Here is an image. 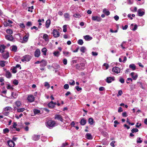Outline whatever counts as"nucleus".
<instances>
[{
    "label": "nucleus",
    "instance_id": "nucleus-8",
    "mask_svg": "<svg viewBox=\"0 0 147 147\" xmlns=\"http://www.w3.org/2000/svg\"><path fill=\"white\" fill-rule=\"evenodd\" d=\"M52 34L53 36L55 38L58 37L59 36V32L57 30H54Z\"/></svg>",
    "mask_w": 147,
    "mask_h": 147
},
{
    "label": "nucleus",
    "instance_id": "nucleus-4",
    "mask_svg": "<svg viewBox=\"0 0 147 147\" xmlns=\"http://www.w3.org/2000/svg\"><path fill=\"white\" fill-rule=\"evenodd\" d=\"M121 69L118 67H115L113 68L112 71L115 74H118L121 72Z\"/></svg>",
    "mask_w": 147,
    "mask_h": 147
},
{
    "label": "nucleus",
    "instance_id": "nucleus-30",
    "mask_svg": "<svg viewBox=\"0 0 147 147\" xmlns=\"http://www.w3.org/2000/svg\"><path fill=\"white\" fill-rule=\"evenodd\" d=\"M6 61L2 60L0 61V66L2 67H4L5 65Z\"/></svg>",
    "mask_w": 147,
    "mask_h": 147
},
{
    "label": "nucleus",
    "instance_id": "nucleus-39",
    "mask_svg": "<svg viewBox=\"0 0 147 147\" xmlns=\"http://www.w3.org/2000/svg\"><path fill=\"white\" fill-rule=\"evenodd\" d=\"M11 110V108L10 107H7L4 108L5 111H9Z\"/></svg>",
    "mask_w": 147,
    "mask_h": 147
},
{
    "label": "nucleus",
    "instance_id": "nucleus-44",
    "mask_svg": "<svg viewBox=\"0 0 147 147\" xmlns=\"http://www.w3.org/2000/svg\"><path fill=\"white\" fill-rule=\"evenodd\" d=\"M73 16L76 18H79L81 17V15L79 13H76L73 15Z\"/></svg>",
    "mask_w": 147,
    "mask_h": 147
},
{
    "label": "nucleus",
    "instance_id": "nucleus-57",
    "mask_svg": "<svg viewBox=\"0 0 147 147\" xmlns=\"http://www.w3.org/2000/svg\"><path fill=\"white\" fill-rule=\"evenodd\" d=\"M121 48H122V49H123L124 51H125V50L126 49L127 47H125L124 46V45H123V44H122L121 43Z\"/></svg>",
    "mask_w": 147,
    "mask_h": 147
},
{
    "label": "nucleus",
    "instance_id": "nucleus-50",
    "mask_svg": "<svg viewBox=\"0 0 147 147\" xmlns=\"http://www.w3.org/2000/svg\"><path fill=\"white\" fill-rule=\"evenodd\" d=\"M15 67H13L12 69H11L12 70V73L14 74L16 73L17 71Z\"/></svg>",
    "mask_w": 147,
    "mask_h": 147
},
{
    "label": "nucleus",
    "instance_id": "nucleus-49",
    "mask_svg": "<svg viewBox=\"0 0 147 147\" xmlns=\"http://www.w3.org/2000/svg\"><path fill=\"white\" fill-rule=\"evenodd\" d=\"M44 86L45 87H47V88H48L50 87L49 84L47 82H45Z\"/></svg>",
    "mask_w": 147,
    "mask_h": 147
},
{
    "label": "nucleus",
    "instance_id": "nucleus-25",
    "mask_svg": "<svg viewBox=\"0 0 147 147\" xmlns=\"http://www.w3.org/2000/svg\"><path fill=\"white\" fill-rule=\"evenodd\" d=\"M29 36V35L28 34L24 36L23 38L24 41L25 42H27L28 40Z\"/></svg>",
    "mask_w": 147,
    "mask_h": 147
},
{
    "label": "nucleus",
    "instance_id": "nucleus-15",
    "mask_svg": "<svg viewBox=\"0 0 147 147\" xmlns=\"http://www.w3.org/2000/svg\"><path fill=\"white\" fill-rule=\"evenodd\" d=\"M40 54V50L39 49H36L34 53V56L35 57H38Z\"/></svg>",
    "mask_w": 147,
    "mask_h": 147
},
{
    "label": "nucleus",
    "instance_id": "nucleus-24",
    "mask_svg": "<svg viewBox=\"0 0 147 147\" xmlns=\"http://www.w3.org/2000/svg\"><path fill=\"white\" fill-rule=\"evenodd\" d=\"M64 17L66 20H69L70 19L69 14L67 13H65L64 14Z\"/></svg>",
    "mask_w": 147,
    "mask_h": 147
},
{
    "label": "nucleus",
    "instance_id": "nucleus-53",
    "mask_svg": "<svg viewBox=\"0 0 147 147\" xmlns=\"http://www.w3.org/2000/svg\"><path fill=\"white\" fill-rule=\"evenodd\" d=\"M92 55L93 56H96L98 55V53L96 52L92 51Z\"/></svg>",
    "mask_w": 147,
    "mask_h": 147
},
{
    "label": "nucleus",
    "instance_id": "nucleus-2",
    "mask_svg": "<svg viewBox=\"0 0 147 147\" xmlns=\"http://www.w3.org/2000/svg\"><path fill=\"white\" fill-rule=\"evenodd\" d=\"M32 57L29 55H26L24 56L21 59L22 62L29 61L31 59Z\"/></svg>",
    "mask_w": 147,
    "mask_h": 147
},
{
    "label": "nucleus",
    "instance_id": "nucleus-18",
    "mask_svg": "<svg viewBox=\"0 0 147 147\" xmlns=\"http://www.w3.org/2000/svg\"><path fill=\"white\" fill-rule=\"evenodd\" d=\"M5 37L7 39L11 41H12L13 39V37L12 36L10 35H6Z\"/></svg>",
    "mask_w": 147,
    "mask_h": 147
},
{
    "label": "nucleus",
    "instance_id": "nucleus-7",
    "mask_svg": "<svg viewBox=\"0 0 147 147\" xmlns=\"http://www.w3.org/2000/svg\"><path fill=\"white\" fill-rule=\"evenodd\" d=\"M55 119H56L59 120L61 122H63V119L62 117L59 115H55Z\"/></svg>",
    "mask_w": 147,
    "mask_h": 147
},
{
    "label": "nucleus",
    "instance_id": "nucleus-37",
    "mask_svg": "<svg viewBox=\"0 0 147 147\" xmlns=\"http://www.w3.org/2000/svg\"><path fill=\"white\" fill-rule=\"evenodd\" d=\"M109 65L107 63H104L103 66V68L104 69H107L108 68Z\"/></svg>",
    "mask_w": 147,
    "mask_h": 147
},
{
    "label": "nucleus",
    "instance_id": "nucleus-61",
    "mask_svg": "<svg viewBox=\"0 0 147 147\" xmlns=\"http://www.w3.org/2000/svg\"><path fill=\"white\" fill-rule=\"evenodd\" d=\"M137 25L136 24H135L134 25V28H132L131 30L134 31H135L137 29Z\"/></svg>",
    "mask_w": 147,
    "mask_h": 147
},
{
    "label": "nucleus",
    "instance_id": "nucleus-34",
    "mask_svg": "<svg viewBox=\"0 0 147 147\" xmlns=\"http://www.w3.org/2000/svg\"><path fill=\"white\" fill-rule=\"evenodd\" d=\"M42 52L43 53V54L44 55H46V53L47 51V49L45 48H43L42 49Z\"/></svg>",
    "mask_w": 147,
    "mask_h": 147
},
{
    "label": "nucleus",
    "instance_id": "nucleus-12",
    "mask_svg": "<svg viewBox=\"0 0 147 147\" xmlns=\"http://www.w3.org/2000/svg\"><path fill=\"white\" fill-rule=\"evenodd\" d=\"M115 78L114 77H109L107 78L106 82L108 83H110L112 81L114 80Z\"/></svg>",
    "mask_w": 147,
    "mask_h": 147
},
{
    "label": "nucleus",
    "instance_id": "nucleus-62",
    "mask_svg": "<svg viewBox=\"0 0 147 147\" xmlns=\"http://www.w3.org/2000/svg\"><path fill=\"white\" fill-rule=\"evenodd\" d=\"M133 0H127V3L129 4H131L133 3Z\"/></svg>",
    "mask_w": 147,
    "mask_h": 147
},
{
    "label": "nucleus",
    "instance_id": "nucleus-46",
    "mask_svg": "<svg viewBox=\"0 0 147 147\" xmlns=\"http://www.w3.org/2000/svg\"><path fill=\"white\" fill-rule=\"evenodd\" d=\"M40 111L39 110L37 109H34V114L36 115L39 113Z\"/></svg>",
    "mask_w": 147,
    "mask_h": 147
},
{
    "label": "nucleus",
    "instance_id": "nucleus-47",
    "mask_svg": "<svg viewBox=\"0 0 147 147\" xmlns=\"http://www.w3.org/2000/svg\"><path fill=\"white\" fill-rule=\"evenodd\" d=\"M67 25H64L63 26V31L65 32L67 31Z\"/></svg>",
    "mask_w": 147,
    "mask_h": 147
},
{
    "label": "nucleus",
    "instance_id": "nucleus-59",
    "mask_svg": "<svg viewBox=\"0 0 147 147\" xmlns=\"http://www.w3.org/2000/svg\"><path fill=\"white\" fill-rule=\"evenodd\" d=\"M75 88H76V89L78 91H80V90H82V88L81 87H79L78 86H76V87H75Z\"/></svg>",
    "mask_w": 147,
    "mask_h": 147
},
{
    "label": "nucleus",
    "instance_id": "nucleus-27",
    "mask_svg": "<svg viewBox=\"0 0 147 147\" xmlns=\"http://www.w3.org/2000/svg\"><path fill=\"white\" fill-rule=\"evenodd\" d=\"M15 104L18 107H20L22 105L21 102L19 100L16 101L15 102Z\"/></svg>",
    "mask_w": 147,
    "mask_h": 147
},
{
    "label": "nucleus",
    "instance_id": "nucleus-31",
    "mask_svg": "<svg viewBox=\"0 0 147 147\" xmlns=\"http://www.w3.org/2000/svg\"><path fill=\"white\" fill-rule=\"evenodd\" d=\"M103 12L107 16H109L110 14L109 11L106 9H104L103 10Z\"/></svg>",
    "mask_w": 147,
    "mask_h": 147
},
{
    "label": "nucleus",
    "instance_id": "nucleus-6",
    "mask_svg": "<svg viewBox=\"0 0 147 147\" xmlns=\"http://www.w3.org/2000/svg\"><path fill=\"white\" fill-rule=\"evenodd\" d=\"M138 13L139 16H142L144 14L145 11L143 9H139L138 10Z\"/></svg>",
    "mask_w": 147,
    "mask_h": 147
},
{
    "label": "nucleus",
    "instance_id": "nucleus-16",
    "mask_svg": "<svg viewBox=\"0 0 147 147\" xmlns=\"http://www.w3.org/2000/svg\"><path fill=\"white\" fill-rule=\"evenodd\" d=\"M3 58L5 59H7L9 56V53L8 52H6L5 53H3L2 55Z\"/></svg>",
    "mask_w": 147,
    "mask_h": 147
},
{
    "label": "nucleus",
    "instance_id": "nucleus-48",
    "mask_svg": "<svg viewBox=\"0 0 147 147\" xmlns=\"http://www.w3.org/2000/svg\"><path fill=\"white\" fill-rule=\"evenodd\" d=\"M11 96L14 98H15L17 96V95L16 93L13 92H11Z\"/></svg>",
    "mask_w": 147,
    "mask_h": 147
},
{
    "label": "nucleus",
    "instance_id": "nucleus-17",
    "mask_svg": "<svg viewBox=\"0 0 147 147\" xmlns=\"http://www.w3.org/2000/svg\"><path fill=\"white\" fill-rule=\"evenodd\" d=\"M5 47L4 45H0V52L3 53L4 51Z\"/></svg>",
    "mask_w": 147,
    "mask_h": 147
},
{
    "label": "nucleus",
    "instance_id": "nucleus-55",
    "mask_svg": "<svg viewBox=\"0 0 147 147\" xmlns=\"http://www.w3.org/2000/svg\"><path fill=\"white\" fill-rule=\"evenodd\" d=\"M19 25L20 26V27L23 28V29H24L25 28V26L24 24L23 23H20L19 24Z\"/></svg>",
    "mask_w": 147,
    "mask_h": 147
},
{
    "label": "nucleus",
    "instance_id": "nucleus-10",
    "mask_svg": "<svg viewBox=\"0 0 147 147\" xmlns=\"http://www.w3.org/2000/svg\"><path fill=\"white\" fill-rule=\"evenodd\" d=\"M27 99L29 102H32L34 100V97L32 95H30L28 96Z\"/></svg>",
    "mask_w": 147,
    "mask_h": 147
},
{
    "label": "nucleus",
    "instance_id": "nucleus-38",
    "mask_svg": "<svg viewBox=\"0 0 147 147\" xmlns=\"http://www.w3.org/2000/svg\"><path fill=\"white\" fill-rule=\"evenodd\" d=\"M17 49V47L16 46H13L11 48V50L14 52H16Z\"/></svg>",
    "mask_w": 147,
    "mask_h": 147
},
{
    "label": "nucleus",
    "instance_id": "nucleus-45",
    "mask_svg": "<svg viewBox=\"0 0 147 147\" xmlns=\"http://www.w3.org/2000/svg\"><path fill=\"white\" fill-rule=\"evenodd\" d=\"M131 131L132 133H134L138 132V130L137 128H133L131 129Z\"/></svg>",
    "mask_w": 147,
    "mask_h": 147
},
{
    "label": "nucleus",
    "instance_id": "nucleus-40",
    "mask_svg": "<svg viewBox=\"0 0 147 147\" xmlns=\"http://www.w3.org/2000/svg\"><path fill=\"white\" fill-rule=\"evenodd\" d=\"M88 122L90 125H92L94 123L93 119L91 118H89L88 119Z\"/></svg>",
    "mask_w": 147,
    "mask_h": 147
},
{
    "label": "nucleus",
    "instance_id": "nucleus-23",
    "mask_svg": "<svg viewBox=\"0 0 147 147\" xmlns=\"http://www.w3.org/2000/svg\"><path fill=\"white\" fill-rule=\"evenodd\" d=\"M51 21L50 20L48 19L47 20L45 23V26L47 28H48L50 25Z\"/></svg>",
    "mask_w": 147,
    "mask_h": 147
},
{
    "label": "nucleus",
    "instance_id": "nucleus-11",
    "mask_svg": "<svg viewBox=\"0 0 147 147\" xmlns=\"http://www.w3.org/2000/svg\"><path fill=\"white\" fill-rule=\"evenodd\" d=\"M7 143L10 147H13L15 145V143L12 140H8L7 142Z\"/></svg>",
    "mask_w": 147,
    "mask_h": 147
},
{
    "label": "nucleus",
    "instance_id": "nucleus-3",
    "mask_svg": "<svg viewBox=\"0 0 147 147\" xmlns=\"http://www.w3.org/2000/svg\"><path fill=\"white\" fill-rule=\"evenodd\" d=\"M92 19L93 21L97 22H100L102 20L100 16H92Z\"/></svg>",
    "mask_w": 147,
    "mask_h": 147
},
{
    "label": "nucleus",
    "instance_id": "nucleus-13",
    "mask_svg": "<svg viewBox=\"0 0 147 147\" xmlns=\"http://www.w3.org/2000/svg\"><path fill=\"white\" fill-rule=\"evenodd\" d=\"M85 138L88 140H91L93 139V137L90 134L87 133L85 135Z\"/></svg>",
    "mask_w": 147,
    "mask_h": 147
},
{
    "label": "nucleus",
    "instance_id": "nucleus-21",
    "mask_svg": "<svg viewBox=\"0 0 147 147\" xmlns=\"http://www.w3.org/2000/svg\"><path fill=\"white\" fill-rule=\"evenodd\" d=\"M63 55L66 57H69L71 55V53L66 51H63Z\"/></svg>",
    "mask_w": 147,
    "mask_h": 147
},
{
    "label": "nucleus",
    "instance_id": "nucleus-42",
    "mask_svg": "<svg viewBox=\"0 0 147 147\" xmlns=\"http://www.w3.org/2000/svg\"><path fill=\"white\" fill-rule=\"evenodd\" d=\"M78 43L80 45H82L84 43V42L82 39H80L78 41Z\"/></svg>",
    "mask_w": 147,
    "mask_h": 147
},
{
    "label": "nucleus",
    "instance_id": "nucleus-26",
    "mask_svg": "<svg viewBox=\"0 0 147 147\" xmlns=\"http://www.w3.org/2000/svg\"><path fill=\"white\" fill-rule=\"evenodd\" d=\"M84 38L86 40H90L92 39V38L89 35H86L84 36Z\"/></svg>",
    "mask_w": 147,
    "mask_h": 147
},
{
    "label": "nucleus",
    "instance_id": "nucleus-9",
    "mask_svg": "<svg viewBox=\"0 0 147 147\" xmlns=\"http://www.w3.org/2000/svg\"><path fill=\"white\" fill-rule=\"evenodd\" d=\"M130 75L133 80H136L138 77V75L137 74L134 72H131L130 74Z\"/></svg>",
    "mask_w": 147,
    "mask_h": 147
},
{
    "label": "nucleus",
    "instance_id": "nucleus-5",
    "mask_svg": "<svg viewBox=\"0 0 147 147\" xmlns=\"http://www.w3.org/2000/svg\"><path fill=\"white\" fill-rule=\"evenodd\" d=\"M17 124L16 122H14L13 123V125L12 126H11L10 127V131L12 133H15L14 132L15 128H16V126H17Z\"/></svg>",
    "mask_w": 147,
    "mask_h": 147
},
{
    "label": "nucleus",
    "instance_id": "nucleus-63",
    "mask_svg": "<svg viewBox=\"0 0 147 147\" xmlns=\"http://www.w3.org/2000/svg\"><path fill=\"white\" fill-rule=\"evenodd\" d=\"M115 141H112L110 143L111 145L112 146V147H115V145H114V144L115 143Z\"/></svg>",
    "mask_w": 147,
    "mask_h": 147
},
{
    "label": "nucleus",
    "instance_id": "nucleus-32",
    "mask_svg": "<svg viewBox=\"0 0 147 147\" xmlns=\"http://www.w3.org/2000/svg\"><path fill=\"white\" fill-rule=\"evenodd\" d=\"M143 139L140 137H138L137 139V143H141L142 142Z\"/></svg>",
    "mask_w": 147,
    "mask_h": 147
},
{
    "label": "nucleus",
    "instance_id": "nucleus-43",
    "mask_svg": "<svg viewBox=\"0 0 147 147\" xmlns=\"http://www.w3.org/2000/svg\"><path fill=\"white\" fill-rule=\"evenodd\" d=\"M6 32L10 35L11 34L13 33V31L11 29H8L6 30Z\"/></svg>",
    "mask_w": 147,
    "mask_h": 147
},
{
    "label": "nucleus",
    "instance_id": "nucleus-19",
    "mask_svg": "<svg viewBox=\"0 0 147 147\" xmlns=\"http://www.w3.org/2000/svg\"><path fill=\"white\" fill-rule=\"evenodd\" d=\"M14 109H17V111L18 112H23L26 110L24 108H17L16 107H15L14 108Z\"/></svg>",
    "mask_w": 147,
    "mask_h": 147
},
{
    "label": "nucleus",
    "instance_id": "nucleus-36",
    "mask_svg": "<svg viewBox=\"0 0 147 147\" xmlns=\"http://www.w3.org/2000/svg\"><path fill=\"white\" fill-rule=\"evenodd\" d=\"M9 130L7 128H5L3 130V133L4 134H6L9 132Z\"/></svg>",
    "mask_w": 147,
    "mask_h": 147
},
{
    "label": "nucleus",
    "instance_id": "nucleus-22",
    "mask_svg": "<svg viewBox=\"0 0 147 147\" xmlns=\"http://www.w3.org/2000/svg\"><path fill=\"white\" fill-rule=\"evenodd\" d=\"M48 106L50 108H53L55 106L53 105V102L52 101H51L48 104Z\"/></svg>",
    "mask_w": 147,
    "mask_h": 147
},
{
    "label": "nucleus",
    "instance_id": "nucleus-41",
    "mask_svg": "<svg viewBox=\"0 0 147 147\" xmlns=\"http://www.w3.org/2000/svg\"><path fill=\"white\" fill-rule=\"evenodd\" d=\"M43 38L46 41H47L48 40V35L46 34H45L43 35Z\"/></svg>",
    "mask_w": 147,
    "mask_h": 147
},
{
    "label": "nucleus",
    "instance_id": "nucleus-58",
    "mask_svg": "<svg viewBox=\"0 0 147 147\" xmlns=\"http://www.w3.org/2000/svg\"><path fill=\"white\" fill-rule=\"evenodd\" d=\"M121 48H122V49H123L124 51H125V50L126 49L127 47H125L124 46V45H123V44H122L121 43Z\"/></svg>",
    "mask_w": 147,
    "mask_h": 147
},
{
    "label": "nucleus",
    "instance_id": "nucleus-54",
    "mask_svg": "<svg viewBox=\"0 0 147 147\" xmlns=\"http://www.w3.org/2000/svg\"><path fill=\"white\" fill-rule=\"evenodd\" d=\"M122 93V91L121 90H119L118 91V94L117 95V96H121Z\"/></svg>",
    "mask_w": 147,
    "mask_h": 147
},
{
    "label": "nucleus",
    "instance_id": "nucleus-20",
    "mask_svg": "<svg viewBox=\"0 0 147 147\" xmlns=\"http://www.w3.org/2000/svg\"><path fill=\"white\" fill-rule=\"evenodd\" d=\"M5 76L8 78H10L12 76L11 73L8 71H6L5 73Z\"/></svg>",
    "mask_w": 147,
    "mask_h": 147
},
{
    "label": "nucleus",
    "instance_id": "nucleus-60",
    "mask_svg": "<svg viewBox=\"0 0 147 147\" xmlns=\"http://www.w3.org/2000/svg\"><path fill=\"white\" fill-rule=\"evenodd\" d=\"M119 81L122 84H123L124 82V79L122 78H120Z\"/></svg>",
    "mask_w": 147,
    "mask_h": 147
},
{
    "label": "nucleus",
    "instance_id": "nucleus-33",
    "mask_svg": "<svg viewBox=\"0 0 147 147\" xmlns=\"http://www.w3.org/2000/svg\"><path fill=\"white\" fill-rule=\"evenodd\" d=\"M54 56L56 57H58L60 55V53L58 51H55L53 53Z\"/></svg>",
    "mask_w": 147,
    "mask_h": 147
},
{
    "label": "nucleus",
    "instance_id": "nucleus-56",
    "mask_svg": "<svg viewBox=\"0 0 147 147\" xmlns=\"http://www.w3.org/2000/svg\"><path fill=\"white\" fill-rule=\"evenodd\" d=\"M13 83L14 85H17L18 84V80H15L13 82Z\"/></svg>",
    "mask_w": 147,
    "mask_h": 147
},
{
    "label": "nucleus",
    "instance_id": "nucleus-64",
    "mask_svg": "<svg viewBox=\"0 0 147 147\" xmlns=\"http://www.w3.org/2000/svg\"><path fill=\"white\" fill-rule=\"evenodd\" d=\"M122 115V116L124 117H126L127 116V113L125 112H124L123 113Z\"/></svg>",
    "mask_w": 147,
    "mask_h": 147
},
{
    "label": "nucleus",
    "instance_id": "nucleus-1",
    "mask_svg": "<svg viewBox=\"0 0 147 147\" xmlns=\"http://www.w3.org/2000/svg\"><path fill=\"white\" fill-rule=\"evenodd\" d=\"M55 122L51 120L48 121L46 124V126L49 129H52L55 126Z\"/></svg>",
    "mask_w": 147,
    "mask_h": 147
},
{
    "label": "nucleus",
    "instance_id": "nucleus-14",
    "mask_svg": "<svg viewBox=\"0 0 147 147\" xmlns=\"http://www.w3.org/2000/svg\"><path fill=\"white\" fill-rule=\"evenodd\" d=\"M40 135H34L32 136V139L34 141H37L38 140L40 139Z\"/></svg>",
    "mask_w": 147,
    "mask_h": 147
},
{
    "label": "nucleus",
    "instance_id": "nucleus-29",
    "mask_svg": "<svg viewBox=\"0 0 147 147\" xmlns=\"http://www.w3.org/2000/svg\"><path fill=\"white\" fill-rule=\"evenodd\" d=\"M129 67L132 69L133 70H134L136 69V66L134 64H130L129 65Z\"/></svg>",
    "mask_w": 147,
    "mask_h": 147
},
{
    "label": "nucleus",
    "instance_id": "nucleus-51",
    "mask_svg": "<svg viewBox=\"0 0 147 147\" xmlns=\"http://www.w3.org/2000/svg\"><path fill=\"white\" fill-rule=\"evenodd\" d=\"M7 88L8 89H10L12 90H13V88L12 86L10 85H7Z\"/></svg>",
    "mask_w": 147,
    "mask_h": 147
},
{
    "label": "nucleus",
    "instance_id": "nucleus-28",
    "mask_svg": "<svg viewBox=\"0 0 147 147\" xmlns=\"http://www.w3.org/2000/svg\"><path fill=\"white\" fill-rule=\"evenodd\" d=\"M86 120L84 118H82V119L80 121V124L83 125H84L86 124Z\"/></svg>",
    "mask_w": 147,
    "mask_h": 147
},
{
    "label": "nucleus",
    "instance_id": "nucleus-35",
    "mask_svg": "<svg viewBox=\"0 0 147 147\" xmlns=\"http://www.w3.org/2000/svg\"><path fill=\"white\" fill-rule=\"evenodd\" d=\"M80 51L84 53L86 51V49L85 47L83 46L81 47Z\"/></svg>",
    "mask_w": 147,
    "mask_h": 147
},
{
    "label": "nucleus",
    "instance_id": "nucleus-52",
    "mask_svg": "<svg viewBox=\"0 0 147 147\" xmlns=\"http://www.w3.org/2000/svg\"><path fill=\"white\" fill-rule=\"evenodd\" d=\"M63 87H64V88L66 89V90H67L69 88V86L68 85V84H65L63 86Z\"/></svg>",
    "mask_w": 147,
    "mask_h": 147
}]
</instances>
